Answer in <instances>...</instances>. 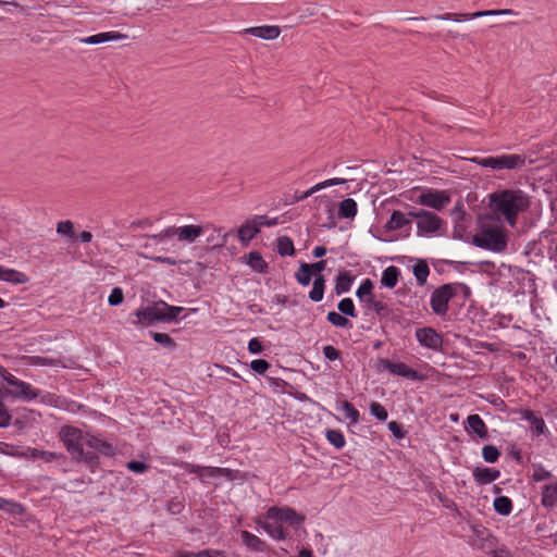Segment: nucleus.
I'll list each match as a JSON object with an SVG mask.
<instances>
[{"label": "nucleus", "instance_id": "nucleus-45", "mask_svg": "<svg viewBox=\"0 0 557 557\" xmlns=\"http://www.w3.org/2000/svg\"><path fill=\"white\" fill-rule=\"evenodd\" d=\"M327 320L333 325L338 326V327H345L349 323L347 318H345L344 315H342L335 311H331L327 313Z\"/></svg>", "mask_w": 557, "mask_h": 557}, {"label": "nucleus", "instance_id": "nucleus-16", "mask_svg": "<svg viewBox=\"0 0 557 557\" xmlns=\"http://www.w3.org/2000/svg\"><path fill=\"white\" fill-rule=\"evenodd\" d=\"M411 216H409V213L406 214L399 210H394L391 214L389 220L386 222L384 228L386 232H394L398 231L405 226H407L410 221Z\"/></svg>", "mask_w": 557, "mask_h": 557}, {"label": "nucleus", "instance_id": "nucleus-2", "mask_svg": "<svg viewBox=\"0 0 557 557\" xmlns=\"http://www.w3.org/2000/svg\"><path fill=\"white\" fill-rule=\"evenodd\" d=\"M488 207L513 227L518 215L530 207L529 196L520 189H502L488 195Z\"/></svg>", "mask_w": 557, "mask_h": 557}, {"label": "nucleus", "instance_id": "nucleus-57", "mask_svg": "<svg viewBox=\"0 0 557 557\" xmlns=\"http://www.w3.org/2000/svg\"><path fill=\"white\" fill-rule=\"evenodd\" d=\"M271 537L275 540H285L287 537V533L282 525H274Z\"/></svg>", "mask_w": 557, "mask_h": 557}, {"label": "nucleus", "instance_id": "nucleus-33", "mask_svg": "<svg viewBox=\"0 0 557 557\" xmlns=\"http://www.w3.org/2000/svg\"><path fill=\"white\" fill-rule=\"evenodd\" d=\"M430 274L428 264L424 261H420L413 265V275L417 278L419 285H424Z\"/></svg>", "mask_w": 557, "mask_h": 557}, {"label": "nucleus", "instance_id": "nucleus-50", "mask_svg": "<svg viewBox=\"0 0 557 557\" xmlns=\"http://www.w3.org/2000/svg\"><path fill=\"white\" fill-rule=\"evenodd\" d=\"M250 368L258 374H264L267 370L270 368V364L268 361L263 359H256L251 361Z\"/></svg>", "mask_w": 557, "mask_h": 557}, {"label": "nucleus", "instance_id": "nucleus-53", "mask_svg": "<svg viewBox=\"0 0 557 557\" xmlns=\"http://www.w3.org/2000/svg\"><path fill=\"white\" fill-rule=\"evenodd\" d=\"M11 414L7 407L0 403V428H5L11 423Z\"/></svg>", "mask_w": 557, "mask_h": 557}, {"label": "nucleus", "instance_id": "nucleus-7", "mask_svg": "<svg viewBox=\"0 0 557 557\" xmlns=\"http://www.w3.org/2000/svg\"><path fill=\"white\" fill-rule=\"evenodd\" d=\"M9 387L5 389L4 395L13 398H21L24 400H32L39 396V391L34 388L30 384L23 382L15 376L8 377Z\"/></svg>", "mask_w": 557, "mask_h": 557}, {"label": "nucleus", "instance_id": "nucleus-47", "mask_svg": "<svg viewBox=\"0 0 557 557\" xmlns=\"http://www.w3.org/2000/svg\"><path fill=\"white\" fill-rule=\"evenodd\" d=\"M532 478L536 482L545 481L552 478V473L544 467L537 465L533 467Z\"/></svg>", "mask_w": 557, "mask_h": 557}, {"label": "nucleus", "instance_id": "nucleus-42", "mask_svg": "<svg viewBox=\"0 0 557 557\" xmlns=\"http://www.w3.org/2000/svg\"><path fill=\"white\" fill-rule=\"evenodd\" d=\"M370 412L380 421H385L388 417L386 409L380 403L376 401H373L370 405Z\"/></svg>", "mask_w": 557, "mask_h": 557}, {"label": "nucleus", "instance_id": "nucleus-1", "mask_svg": "<svg viewBox=\"0 0 557 557\" xmlns=\"http://www.w3.org/2000/svg\"><path fill=\"white\" fill-rule=\"evenodd\" d=\"M59 436L67 453L76 461L94 463L98 459L97 451L104 456L114 454V448L110 443L84 434L82 430L74 426H62Z\"/></svg>", "mask_w": 557, "mask_h": 557}, {"label": "nucleus", "instance_id": "nucleus-61", "mask_svg": "<svg viewBox=\"0 0 557 557\" xmlns=\"http://www.w3.org/2000/svg\"><path fill=\"white\" fill-rule=\"evenodd\" d=\"M537 434H542L545 428V422L542 418H533L531 422Z\"/></svg>", "mask_w": 557, "mask_h": 557}, {"label": "nucleus", "instance_id": "nucleus-60", "mask_svg": "<svg viewBox=\"0 0 557 557\" xmlns=\"http://www.w3.org/2000/svg\"><path fill=\"white\" fill-rule=\"evenodd\" d=\"M326 267V261L321 260L312 264H308V269L311 271V273H321Z\"/></svg>", "mask_w": 557, "mask_h": 557}, {"label": "nucleus", "instance_id": "nucleus-11", "mask_svg": "<svg viewBox=\"0 0 557 557\" xmlns=\"http://www.w3.org/2000/svg\"><path fill=\"white\" fill-rule=\"evenodd\" d=\"M267 519H273L281 522H286L290 525L300 524L304 522L305 517L296 512L290 507H270L265 512Z\"/></svg>", "mask_w": 557, "mask_h": 557}, {"label": "nucleus", "instance_id": "nucleus-52", "mask_svg": "<svg viewBox=\"0 0 557 557\" xmlns=\"http://www.w3.org/2000/svg\"><path fill=\"white\" fill-rule=\"evenodd\" d=\"M220 238H221L220 230L213 228V233L210 236H208L207 242L209 244H212L214 247L223 246L225 243L226 235H223L221 240H219Z\"/></svg>", "mask_w": 557, "mask_h": 557}, {"label": "nucleus", "instance_id": "nucleus-46", "mask_svg": "<svg viewBox=\"0 0 557 557\" xmlns=\"http://www.w3.org/2000/svg\"><path fill=\"white\" fill-rule=\"evenodd\" d=\"M338 310L346 315L355 317V306L350 298H344L338 302Z\"/></svg>", "mask_w": 557, "mask_h": 557}, {"label": "nucleus", "instance_id": "nucleus-8", "mask_svg": "<svg viewBox=\"0 0 557 557\" xmlns=\"http://www.w3.org/2000/svg\"><path fill=\"white\" fill-rule=\"evenodd\" d=\"M454 296L455 288L450 284L436 288L431 295L432 310L438 315L446 314L448 310V302Z\"/></svg>", "mask_w": 557, "mask_h": 557}, {"label": "nucleus", "instance_id": "nucleus-38", "mask_svg": "<svg viewBox=\"0 0 557 557\" xmlns=\"http://www.w3.org/2000/svg\"><path fill=\"white\" fill-rule=\"evenodd\" d=\"M327 441L337 449H341L345 446L344 435L337 430H327L326 431Z\"/></svg>", "mask_w": 557, "mask_h": 557}, {"label": "nucleus", "instance_id": "nucleus-62", "mask_svg": "<svg viewBox=\"0 0 557 557\" xmlns=\"http://www.w3.org/2000/svg\"><path fill=\"white\" fill-rule=\"evenodd\" d=\"M257 524L260 525L270 536L272 534L274 525L269 522H263L261 519L257 520Z\"/></svg>", "mask_w": 557, "mask_h": 557}, {"label": "nucleus", "instance_id": "nucleus-24", "mask_svg": "<svg viewBox=\"0 0 557 557\" xmlns=\"http://www.w3.org/2000/svg\"><path fill=\"white\" fill-rule=\"evenodd\" d=\"M0 280L13 284H25L28 282V277L24 273L2 267H0Z\"/></svg>", "mask_w": 557, "mask_h": 557}, {"label": "nucleus", "instance_id": "nucleus-40", "mask_svg": "<svg viewBox=\"0 0 557 557\" xmlns=\"http://www.w3.org/2000/svg\"><path fill=\"white\" fill-rule=\"evenodd\" d=\"M372 282L370 280H364L362 284L357 289V296L366 302V299H369L372 296Z\"/></svg>", "mask_w": 557, "mask_h": 557}, {"label": "nucleus", "instance_id": "nucleus-17", "mask_svg": "<svg viewBox=\"0 0 557 557\" xmlns=\"http://www.w3.org/2000/svg\"><path fill=\"white\" fill-rule=\"evenodd\" d=\"M127 38V35L117 33V32H108V33H100L97 35H92L89 37H85L81 39V42L86 45H99L107 41H113V40H124Z\"/></svg>", "mask_w": 557, "mask_h": 557}, {"label": "nucleus", "instance_id": "nucleus-4", "mask_svg": "<svg viewBox=\"0 0 557 557\" xmlns=\"http://www.w3.org/2000/svg\"><path fill=\"white\" fill-rule=\"evenodd\" d=\"M211 227V224H187L178 227L166 228L159 234L152 235L151 237L154 239L162 240L164 238L176 236L180 242L193 244L197 240V238H199L206 231H208Z\"/></svg>", "mask_w": 557, "mask_h": 557}, {"label": "nucleus", "instance_id": "nucleus-5", "mask_svg": "<svg viewBox=\"0 0 557 557\" xmlns=\"http://www.w3.org/2000/svg\"><path fill=\"white\" fill-rule=\"evenodd\" d=\"M469 161L493 170H517L525 165V158L521 154H502L486 158H470Z\"/></svg>", "mask_w": 557, "mask_h": 557}, {"label": "nucleus", "instance_id": "nucleus-54", "mask_svg": "<svg viewBox=\"0 0 557 557\" xmlns=\"http://www.w3.org/2000/svg\"><path fill=\"white\" fill-rule=\"evenodd\" d=\"M126 467L128 470L136 472V473H143L148 469V466L141 461H128L126 463Z\"/></svg>", "mask_w": 557, "mask_h": 557}, {"label": "nucleus", "instance_id": "nucleus-18", "mask_svg": "<svg viewBox=\"0 0 557 557\" xmlns=\"http://www.w3.org/2000/svg\"><path fill=\"white\" fill-rule=\"evenodd\" d=\"M247 33L251 34L255 37L265 39V40H273L277 38L281 34V29L278 26L275 25H264V26H257L246 29Z\"/></svg>", "mask_w": 557, "mask_h": 557}, {"label": "nucleus", "instance_id": "nucleus-25", "mask_svg": "<svg viewBox=\"0 0 557 557\" xmlns=\"http://www.w3.org/2000/svg\"><path fill=\"white\" fill-rule=\"evenodd\" d=\"M243 543L250 549L256 552H263L267 547L265 543L261 541L257 535L248 532L242 531L240 533Z\"/></svg>", "mask_w": 557, "mask_h": 557}, {"label": "nucleus", "instance_id": "nucleus-37", "mask_svg": "<svg viewBox=\"0 0 557 557\" xmlns=\"http://www.w3.org/2000/svg\"><path fill=\"white\" fill-rule=\"evenodd\" d=\"M27 363L30 366H59L61 361L54 358L30 356L26 358Z\"/></svg>", "mask_w": 557, "mask_h": 557}, {"label": "nucleus", "instance_id": "nucleus-59", "mask_svg": "<svg viewBox=\"0 0 557 557\" xmlns=\"http://www.w3.org/2000/svg\"><path fill=\"white\" fill-rule=\"evenodd\" d=\"M388 429L397 438H403L404 437V433L401 431V428H400V425L396 421H391L388 423Z\"/></svg>", "mask_w": 557, "mask_h": 557}, {"label": "nucleus", "instance_id": "nucleus-19", "mask_svg": "<svg viewBox=\"0 0 557 557\" xmlns=\"http://www.w3.org/2000/svg\"><path fill=\"white\" fill-rule=\"evenodd\" d=\"M345 183H346V180H344V178L336 177V178L326 180L324 182L315 184L314 186H312L308 190L304 191L302 194H299V195L296 194L295 201H302L319 190H322V189L333 186V185H341V184H345Z\"/></svg>", "mask_w": 557, "mask_h": 557}, {"label": "nucleus", "instance_id": "nucleus-48", "mask_svg": "<svg viewBox=\"0 0 557 557\" xmlns=\"http://www.w3.org/2000/svg\"><path fill=\"white\" fill-rule=\"evenodd\" d=\"M152 337L153 339L162 345V346H165V347H169L171 349H173L175 347V343L174 341L165 333H158V332H154L152 334Z\"/></svg>", "mask_w": 557, "mask_h": 557}, {"label": "nucleus", "instance_id": "nucleus-49", "mask_svg": "<svg viewBox=\"0 0 557 557\" xmlns=\"http://www.w3.org/2000/svg\"><path fill=\"white\" fill-rule=\"evenodd\" d=\"M124 294L122 288L114 287L109 295L108 302L110 306H119L123 302Z\"/></svg>", "mask_w": 557, "mask_h": 557}, {"label": "nucleus", "instance_id": "nucleus-10", "mask_svg": "<svg viewBox=\"0 0 557 557\" xmlns=\"http://www.w3.org/2000/svg\"><path fill=\"white\" fill-rule=\"evenodd\" d=\"M417 202L440 211L450 202V196L445 190L429 189L419 195Z\"/></svg>", "mask_w": 557, "mask_h": 557}, {"label": "nucleus", "instance_id": "nucleus-12", "mask_svg": "<svg viewBox=\"0 0 557 557\" xmlns=\"http://www.w3.org/2000/svg\"><path fill=\"white\" fill-rule=\"evenodd\" d=\"M164 306V301L154 302L143 310L136 312V317L139 323L152 324L154 322H166L165 309L161 308Z\"/></svg>", "mask_w": 557, "mask_h": 557}, {"label": "nucleus", "instance_id": "nucleus-44", "mask_svg": "<svg viewBox=\"0 0 557 557\" xmlns=\"http://www.w3.org/2000/svg\"><path fill=\"white\" fill-rule=\"evenodd\" d=\"M482 455L485 461L495 462L499 457V451L495 446L486 445L482 449Z\"/></svg>", "mask_w": 557, "mask_h": 557}, {"label": "nucleus", "instance_id": "nucleus-36", "mask_svg": "<svg viewBox=\"0 0 557 557\" xmlns=\"http://www.w3.org/2000/svg\"><path fill=\"white\" fill-rule=\"evenodd\" d=\"M344 416L348 419L352 424L358 423L359 421V411L354 407L352 404L348 401H344L341 407Z\"/></svg>", "mask_w": 557, "mask_h": 557}, {"label": "nucleus", "instance_id": "nucleus-23", "mask_svg": "<svg viewBox=\"0 0 557 557\" xmlns=\"http://www.w3.org/2000/svg\"><path fill=\"white\" fill-rule=\"evenodd\" d=\"M473 476L479 484H488L499 476V471L491 468L476 467L473 471Z\"/></svg>", "mask_w": 557, "mask_h": 557}, {"label": "nucleus", "instance_id": "nucleus-64", "mask_svg": "<svg viewBox=\"0 0 557 557\" xmlns=\"http://www.w3.org/2000/svg\"><path fill=\"white\" fill-rule=\"evenodd\" d=\"M312 253L315 258H321L326 253V249L323 246H318L313 249Z\"/></svg>", "mask_w": 557, "mask_h": 557}, {"label": "nucleus", "instance_id": "nucleus-3", "mask_svg": "<svg viewBox=\"0 0 557 557\" xmlns=\"http://www.w3.org/2000/svg\"><path fill=\"white\" fill-rule=\"evenodd\" d=\"M471 243L478 248L502 253L507 249L508 234L503 225L484 222Z\"/></svg>", "mask_w": 557, "mask_h": 557}, {"label": "nucleus", "instance_id": "nucleus-39", "mask_svg": "<svg viewBox=\"0 0 557 557\" xmlns=\"http://www.w3.org/2000/svg\"><path fill=\"white\" fill-rule=\"evenodd\" d=\"M311 275L312 273L308 269V263H301L295 277L300 285L307 286L311 281Z\"/></svg>", "mask_w": 557, "mask_h": 557}, {"label": "nucleus", "instance_id": "nucleus-26", "mask_svg": "<svg viewBox=\"0 0 557 557\" xmlns=\"http://www.w3.org/2000/svg\"><path fill=\"white\" fill-rule=\"evenodd\" d=\"M324 286L325 278L323 275L320 274L313 281V286L311 292L309 293V298L314 302L321 301L324 295Z\"/></svg>", "mask_w": 557, "mask_h": 557}, {"label": "nucleus", "instance_id": "nucleus-34", "mask_svg": "<svg viewBox=\"0 0 557 557\" xmlns=\"http://www.w3.org/2000/svg\"><path fill=\"white\" fill-rule=\"evenodd\" d=\"M494 508L500 515H509L512 509L511 500L506 496L496 497L494 499Z\"/></svg>", "mask_w": 557, "mask_h": 557}, {"label": "nucleus", "instance_id": "nucleus-41", "mask_svg": "<svg viewBox=\"0 0 557 557\" xmlns=\"http://www.w3.org/2000/svg\"><path fill=\"white\" fill-rule=\"evenodd\" d=\"M0 509L16 515L23 512V507L20 504L3 498H0Z\"/></svg>", "mask_w": 557, "mask_h": 557}, {"label": "nucleus", "instance_id": "nucleus-13", "mask_svg": "<svg viewBox=\"0 0 557 557\" xmlns=\"http://www.w3.org/2000/svg\"><path fill=\"white\" fill-rule=\"evenodd\" d=\"M190 472L197 474L201 480L220 476H224L227 480H235L237 478L236 472L227 468L193 466Z\"/></svg>", "mask_w": 557, "mask_h": 557}, {"label": "nucleus", "instance_id": "nucleus-28", "mask_svg": "<svg viewBox=\"0 0 557 557\" xmlns=\"http://www.w3.org/2000/svg\"><path fill=\"white\" fill-rule=\"evenodd\" d=\"M357 214V203L351 198H346L339 203L338 215L341 218H355Z\"/></svg>", "mask_w": 557, "mask_h": 557}, {"label": "nucleus", "instance_id": "nucleus-31", "mask_svg": "<svg viewBox=\"0 0 557 557\" xmlns=\"http://www.w3.org/2000/svg\"><path fill=\"white\" fill-rule=\"evenodd\" d=\"M352 277L349 272L339 273L335 282V292L337 295L346 293L350 289Z\"/></svg>", "mask_w": 557, "mask_h": 557}, {"label": "nucleus", "instance_id": "nucleus-51", "mask_svg": "<svg viewBox=\"0 0 557 557\" xmlns=\"http://www.w3.org/2000/svg\"><path fill=\"white\" fill-rule=\"evenodd\" d=\"M161 308L165 309L166 314V322H171L176 319V317L182 312V307H174L170 306L166 302H164V306H161Z\"/></svg>", "mask_w": 557, "mask_h": 557}, {"label": "nucleus", "instance_id": "nucleus-43", "mask_svg": "<svg viewBox=\"0 0 557 557\" xmlns=\"http://www.w3.org/2000/svg\"><path fill=\"white\" fill-rule=\"evenodd\" d=\"M57 233L67 236V237H73L74 236L73 223L70 220L59 222L57 224Z\"/></svg>", "mask_w": 557, "mask_h": 557}, {"label": "nucleus", "instance_id": "nucleus-30", "mask_svg": "<svg viewBox=\"0 0 557 557\" xmlns=\"http://www.w3.org/2000/svg\"><path fill=\"white\" fill-rule=\"evenodd\" d=\"M246 263L259 273L264 272L268 268L267 262L263 260L260 253L256 251L249 252V255L246 257Z\"/></svg>", "mask_w": 557, "mask_h": 557}, {"label": "nucleus", "instance_id": "nucleus-14", "mask_svg": "<svg viewBox=\"0 0 557 557\" xmlns=\"http://www.w3.org/2000/svg\"><path fill=\"white\" fill-rule=\"evenodd\" d=\"M416 337L422 346L428 348L436 349L442 345V337L431 327L417 330Z\"/></svg>", "mask_w": 557, "mask_h": 557}, {"label": "nucleus", "instance_id": "nucleus-55", "mask_svg": "<svg viewBox=\"0 0 557 557\" xmlns=\"http://www.w3.org/2000/svg\"><path fill=\"white\" fill-rule=\"evenodd\" d=\"M323 354H324L325 358L331 361L339 358V351L331 345L323 347Z\"/></svg>", "mask_w": 557, "mask_h": 557}, {"label": "nucleus", "instance_id": "nucleus-58", "mask_svg": "<svg viewBox=\"0 0 557 557\" xmlns=\"http://www.w3.org/2000/svg\"><path fill=\"white\" fill-rule=\"evenodd\" d=\"M366 304L369 309H373L376 312H381L384 309V305L374 300L372 296L369 299H366Z\"/></svg>", "mask_w": 557, "mask_h": 557}, {"label": "nucleus", "instance_id": "nucleus-21", "mask_svg": "<svg viewBox=\"0 0 557 557\" xmlns=\"http://www.w3.org/2000/svg\"><path fill=\"white\" fill-rule=\"evenodd\" d=\"M467 430L476 434L481 438H485L487 436V428L479 414H470L467 418Z\"/></svg>", "mask_w": 557, "mask_h": 557}, {"label": "nucleus", "instance_id": "nucleus-29", "mask_svg": "<svg viewBox=\"0 0 557 557\" xmlns=\"http://www.w3.org/2000/svg\"><path fill=\"white\" fill-rule=\"evenodd\" d=\"M26 456L32 459H41L45 462H51V461L62 457L61 454H57L53 451L39 450L37 448H29L26 453Z\"/></svg>", "mask_w": 557, "mask_h": 557}, {"label": "nucleus", "instance_id": "nucleus-27", "mask_svg": "<svg viewBox=\"0 0 557 557\" xmlns=\"http://www.w3.org/2000/svg\"><path fill=\"white\" fill-rule=\"evenodd\" d=\"M398 275L399 270L396 267L391 265L384 270L381 278V284L384 285L385 287L393 288L396 286L398 282Z\"/></svg>", "mask_w": 557, "mask_h": 557}, {"label": "nucleus", "instance_id": "nucleus-20", "mask_svg": "<svg viewBox=\"0 0 557 557\" xmlns=\"http://www.w3.org/2000/svg\"><path fill=\"white\" fill-rule=\"evenodd\" d=\"M263 223H257L248 221L245 224H243L238 230V238L239 240L247 245L259 232L260 226Z\"/></svg>", "mask_w": 557, "mask_h": 557}, {"label": "nucleus", "instance_id": "nucleus-35", "mask_svg": "<svg viewBox=\"0 0 557 557\" xmlns=\"http://www.w3.org/2000/svg\"><path fill=\"white\" fill-rule=\"evenodd\" d=\"M277 251L281 256H293L295 252L294 244L287 236L277 239Z\"/></svg>", "mask_w": 557, "mask_h": 557}, {"label": "nucleus", "instance_id": "nucleus-6", "mask_svg": "<svg viewBox=\"0 0 557 557\" xmlns=\"http://www.w3.org/2000/svg\"><path fill=\"white\" fill-rule=\"evenodd\" d=\"M409 216L417 220L418 236L438 234L445 225L443 219L428 210H414L409 212Z\"/></svg>", "mask_w": 557, "mask_h": 557}, {"label": "nucleus", "instance_id": "nucleus-9", "mask_svg": "<svg viewBox=\"0 0 557 557\" xmlns=\"http://www.w3.org/2000/svg\"><path fill=\"white\" fill-rule=\"evenodd\" d=\"M515 12L510 9H503V10H488V11H476L473 13H446L442 15H436L434 18L438 21H454V22H462V21H470L478 17L483 16H498V15H513Z\"/></svg>", "mask_w": 557, "mask_h": 557}, {"label": "nucleus", "instance_id": "nucleus-63", "mask_svg": "<svg viewBox=\"0 0 557 557\" xmlns=\"http://www.w3.org/2000/svg\"><path fill=\"white\" fill-rule=\"evenodd\" d=\"M150 259L170 265H174L176 263L174 259L169 257H151Z\"/></svg>", "mask_w": 557, "mask_h": 557}, {"label": "nucleus", "instance_id": "nucleus-32", "mask_svg": "<svg viewBox=\"0 0 557 557\" xmlns=\"http://www.w3.org/2000/svg\"><path fill=\"white\" fill-rule=\"evenodd\" d=\"M177 557H226L223 550L219 549H203L197 553L182 550L177 553Z\"/></svg>", "mask_w": 557, "mask_h": 557}, {"label": "nucleus", "instance_id": "nucleus-15", "mask_svg": "<svg viewBox=\"0 0 557 557\" xmlns=\"http://www.w3.org/2000/svg\"><path fill=\"white\" fill-rule=\"evenodd\" d=\"M381 364L384 369L388 370L393 374L412 380L418 377L417 372L404 362H392L387 359H383L381 360Z\"/></svg>", "mask_w": 557, "mask_h": 557}, {"label": "nucleus", "instance_id": "nucleus-56", "mask_svg": "<svg viewBox=\"0 0 557 557\" xmlns=\"http://www.w3.org/2000/svg\"><path fill=\"white\" fill-rule=\"evenodd\" d=\"M248 350L251 354H260L262 351V345L258 338H252L248 343Z\"/></svg>", "mask_w": 557, "mask_h": 557}, {"label": "nucleus", "instance_id": "nucleus-22", "mask_svg": "<svg viewBox=\"0 0 557 557\" xmlns=\"http://www.w3.org/2000/svg\"><path fill=\"white\" fill-rule=\"evenodd\" d=\"M541 503L546 508L557 505V482L545 484L542 488Z\"/></svg>", "mask_w": 557, "mask_h": 557}]
</instances>
